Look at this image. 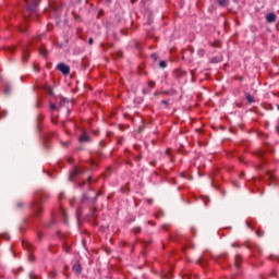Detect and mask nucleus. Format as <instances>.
<instances>
[{
  "label": "nucleus",
  "instance_id": "25",
  "mask_svg": "<svg viewBox=\"0 0 279 279\" xmlns=\"http://www.w3.org/2000/svg\"><path fill=\"white\" fill-rule=\"evenodd\" d=\"M155 97H158V93H155Z\"/></svg>",
  "mask_w": 279,
  "mask_h": 279
},
{
  "label": "nucleus",
  "instance_id": "21",
  "mask_svg": "<svg viewBox=\"0 0 279 279\" xmlns=\"http://www.w3.org/2000/svg\"><path fill=\"white\" fill-rule=\"evenodd\" d=\"M161 104H165L167 106L169 102L167 100H162Z\"/></svg>",
  "mask_w": 279,
  "mask_h": 279
},
{
  "label": "nucleus",
  "instance_id": "4",
  "mask_svg": "<svg viewBox=\"0 0 279 279\" xmlns=\"http://www.w3.org/2000/svg\"><path fill=\"white\" fill-rule=\"evenodd\" d=\"M276 13H268L266 15V21L267 23H276Z\"/></svg>",
  "mask_w": 279,
  "mask_h": 279
},
{
  "label": "nucleus",
  "instance_id": "3",
  "mask_svg": "<svg viewBox=\"0 0 279 279\" xmlns=\"http://www.w3.org/2000/svg\"><path fill=\"white\" fill-rule=\"evenodd\" d=\"M38 3H40V0H33L32 3L27 5L28 12H36V8H38Z\"/></svg>",
  "mask_w": 279,
  "mask_h": 279
},
{
  "label": "nucleus",
  "instance_id": "7",
  "mask_svg": "<svg viewBox=\"0 0 279 279\" xmlns=\"http://www.w3.org/2000/svg\"><path fill=\"white\" fill-rule=\"evenodd\" d=\"M82 173H84L82 168H75L72 172V175H82Z\"/></svg>",
  "mask_w": 279,
  "mask_h": 279
},
{
  "label": "nucleus",
  "instance_id": "5",
  "mask_svg": "<svg viewBox=\"0 0 279 279\" xmlns=\"http://www.w3.org/2000/svg\"><path fill=\"white\" fill-rule=\"evenodd\" d=\"M81 143H88L90 141V136H88V133L83 132V134L80 137Z\"/></svg>",
  "mask_w": 279,
  "mask_h": 279
},
{
  "label": "nucleus",
  "instance_id": "23",
  "mask_svg": "<svg viewBox=\"0 0 279 279\" xmlns=\"http://www.w3.org/2000/svg\"><path fill=\"white\" fill-rule=\"evenodd\" d=\"M27 56H28V54H26V57H24L23 60L27 61Z\"/></svg>",
  "mask_w": 279,
  "mask_h": 279
},
{
  "label": "nucleus",
  "instance_id": "27",
  "mask_svg": "<svg viewBox=\"0 0 279 279\" xmlns=\"http://www.w3.org/2000/svg\"><path fill=\"white\" fill-rule=\"evenodd\" d=\"M153 58H156V54H153Z\"/></svg>",
  "mask_w": 279,
  "mask_h": 279
},
{
  "label": "nucleus",
  "instance_id": "10",
  "mask_svg": "<svg viewBox=\"0 0 279 279\" xmlns=\"http://www.w3.org/2000/svg\"><path fill=\"white\" fill-rule=\"evenodd\" d=\"M246 100L248 101V104H254V98L250 94H246Z\"/></svg>",
  "mask_w": 279,
  "mask_h": 279
},
{
  "label": "nucleus",
  "instance_id": "11",
  "mask_svg": "<svg viewBox=\"0 0 279 279\" xmlns=\"http://www.w3.org/2000/svg\"><path fill=\"white\" fill-rule=\"evenodd\" d=\"M23 206H24L23 202H17L16 203L17 210H21V208H23Z\"/></svg>",
  "mask_w": 279,
  "mask_h": 279
},
{
  "label": "nucleus",
  "instance_id": "16",
  "mask_svg": "<svg viewBox=\"0 0 279 279\" xmlns=\"http://www.w3.org/2000/svg\"><path fill=\"white\" fill-rule=\"evenodd\" d=\"M40 53H41V56H47V51L46 50H40Z\"/></svg>",
  "mask_w": 279,
  "mask_h": 279
},
{
  "label": "nucleus",
  "instance_id": "6",
  "mask_svg": "<svg viewBox=\"0 0 279 279\" xmlns=\"http://www.w3.org/2000/svg\"><path fill=\"white\" fill-rule=\"evenodd\" d=\"M73 271H75L76 274H82V265H80V263H75L72 267Z\"/></svg>",
  "mask_w": 279,
  "mask_h": 279
},
{
  "label": "nucleus",
  "instance_id": "17",
  "mask_svg": "<svg viewBox=\"0 0 279 279\" xmlns=\"http://www.w3.org/2000/svg\"><path fill=\"white\" fill-rule=\"evenodd\" d=\"M166 154H167L168 156H171V150H170V149H167V150H166Z\"/></svg>",
  "mask_w": 279,
  "mask_h": 279
},
{
  "label": "nucleus",
  "instance_id": "24",
  "mask_svg": "<svg viewBox=\"0 0 279 279\" xmlns=\"http://www.w3.org/2000/svg\"><path fill=\"white\" fill-rule=\"evenodd\" d=\"M162 228H163V230H167V225H165Z\"/></svg>",
  "mask_w": 279,
  "mask_h": 279
},
{
  "label": "nucleus",
  "instance_id": "20",
  "mask_svg": "<svg viewBox=\"0 0 279 279\" xmlns=\"http://www.w3.org/2000/svg\"><path fill=\"white\" fill-rule=\"evenodd\" d=\"M88 45H93V38H89Z\"/></svg>",
  "mask_w": 279,
  "mask_h": 279
},
{
  "label": "nucleus",
  "instance_id": "22",
  "mask_svg": "<svg viewBox=\"0 0 279 279\" xmlns=\"http://www.w3.org/2000/svg\"><path fill=\"white\" fill-rule=\"evenodd\" d=\"M62 213H63L64 217H66V211L64 209H62Z\"/></svg>",
  "mask_w": 279,
  "mask_h": 279
},
{
  "label": "nucleus",
  "instance_id": "9",
  "mask_svg": "<svg viewBox=\"0 0 279 279\" xmlns=\"http://www.w3.org/2000/svg\"><path fill=\"white\" fill-rule=\"evenodd\" d=\"M235 267H239L241 265V255H235Z\"/></svg>",
  "mask_w": 279,
  "mask_h": 279
},
{
  "label": "nucleus",
  "instance_id": "2",
  "mask_svg": "<svg viewBox=\"0 0 279 279\" xmlns=\"http://www.w3.org/2000/svg\"><path fill=\"white\" fill-rule=\"evenodd\" d=\"M57 69H58V71L63 73V75H69V73H71V68H69V65H66L64 63H59L57 65Z\"/></svg>",
  "mask_w": 279,
  "mask_h": 279
},
{
  "label": "nucleus",
  "instance_id": "8",
  "mask_svg": "<svg viewBox=\"0 0 279 279\" xmlns=\"http://www.w3.org/2000/svg\"><path fill=\"white\" fill-rule=\"evenodd\" d=\"M219 5H221V8H226V5H228L229 0H218Z\"/></svg>",
  "mask_w": 279,
  "mask_h": 279
},
{
  "label": "nucleus",
  "instance_id": "12",
  "mask_svg": "<svg viewBox=\"0 0 279 279\" xmlns=\"http://www.w3.org/2000/svg\"><path fill=\"white\" fill-rule=\"evenodd\" d=\"M159 65H160L161 69H165V68H167V62L166 61H160Z\"/></svg>",
  "mask_w": 279,
  "mask_h": 279
},
{
  "label": "nucleus",
  "instance_id": "26",
  "mask_svg": "<svg viewBox=\"0 0 279 279\" xmlns=\"http://www.w3.org/2000/svg\"><path fill=\"white\" fill-rule=\"evenodd\" d=\"M68 162H70V163H71V159H68Z\"/></svg>",
  "mask_w": 279,
  "mask_h": 279
},
{
  "label": "nucleus",
  "instance_id": "18",
  "mask_svg": "<svg viewBox=\"0 0 279 279\" xmlns=\"http://www.w3.org/2000/svg\"><path fill=\"white\" fill-rule=\"evenodd\" d=\"M75 21H82V17H80L78 15L75 16Z\"/></svg>",
  "mask_w": 279,
  "mask_h": 279
},
{
  "label": "nucleus",
  "instance_id": "13",
  "mask_svg": "<svg viewBox=\"0 0 279 279\" xmlns=\"http://www.w3.org/2000/svg\"><path fill=\"white\" fill-rule=\"evenodd\" d=\"M133 232H134V234H138V232H141V228L140 227L134 228Z\"/></svg>",
  "mask_w": 279,
  "mask_h": 279
},
{
  "label": "nucleus",
  "instance_id": "14",
  "mask_svg": "<svg viewBox=\"0 0 279 279\" xmlns=\"http://www.w3.org/2000/svg\"><path fill=\"white\" fill-rule=\"evenodd\" d=\"M148 86H149L150 88H154V86H156V83H155L154 81H151V82L148 83Z\"/></svg>",
  "mask_w": 279,
  "mask_h": 279
},
{
  "label": "nucleus",
  "instance_id": "19",
  "mask_svg": "<svg viewBox=\"0 0 279 279\" xmlns=\"http://www.w3.org/2000/svg\"><path fill=\"white\" fill-rule=\"evenodd\" d=\"M257 236H263V232L257 231Z\"/></svg>",
  "mask_w": 279,
  "mask_h": 279
},
{
  "label": "nucleus",
  "instance_id": "1",
  "mask_svg": "<svg viewBox=\"0 0 279 279\" xmlns=\"http://www.w3.org/2000/svg\"><path fill=\"white\" fill-rule=\"evenodd\" d=\"M47 197L45 194H38L35 198V202L33 203V208L36 215H40L43 213V201Z\"/></svg>",
  "mask_w": 279,
  "mask_h": 279
},
{
  "label": "nucleus",
  "instance_id": "15",
  "mask_svg": "<svg viewBox=\"0 0 279 279\" xmlns=\"http://www.w3.org/2000/svg\"><path fill=\"white\" fill-rule=\"evenodd\" d=\"M50 109H51V110H57L56 104H51V105H50Z\"/></svg>",
  "mask_w": 279,
  "mask_h": 279
}]
</instances>
